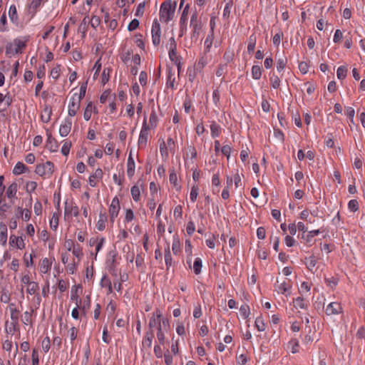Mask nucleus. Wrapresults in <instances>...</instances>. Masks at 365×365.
Here are the masks:
<instances>
[{
    "label": "nucleus",
    "mask_w": 365,
    "mask_h": 365,
    "mask_svg": "<svg viewBox=\"0 0 365 365\" xmlns=\"http://www.w3.org/2000/svg\"><path fill=\"white\" fill-rule=\"evenodd\" d=\"M176 3L172 6L170 0L164 1L160 6V19L163 20L165 23L169 22L174 16Z\"/></svg>",
    "instance_id": "nucleus-1"
},
{
    "label": "nucleus",
    "mask_w": 365,
    "mask_h": 365,
    "mask_svg": "<svg viewBox=\"0 0 365 365\" xmlns=\"http://www.w3.org/2000/svg\"><path fill=\"white\" fill-rule=\"evenodd\" d=\"M26 46V43L20 39H14L13 43H7L6 46V55H14L21 53V49Z\"/></svg>",
    "instance_id": "nucleus-2"
},
{
    "label": "nucleus",
    "mask_w": 365,
    "mask_h": 365,
    "mask_svg": "<svg viewBox=\"0 0 365 365\" xmlns=\"http://www.w3.org/2000/svg\"><path fill=\"white\" fill-rule=\"evenodd\" d=\"M54 170L53 163L51 161H46L43 164H38L36 167L35 173L40 175L43 176L46 174L51 175Z\"/></svg>",
    "instance_id": "nucleus-3"
},
{
    "label": "nucleus",
    "mask_w": 365,
    "mask_h": 365,
    "mask_svg": "<svg viewBox=\"0 0 365 365\" xmlns=\"http://www.w3.org/2000/svg\"><path fill=\"white\" fill-rule=\"evenodd\" d=\"M149 129H150V128L147 124L146 114H145L143 127L140 130L139 138H138L139 147H145L146 146L147 142H148Z\"/></svg>",
    "instance_id": "nucleus-4"
},
{
    "label": "nucleus",
    "mask_w": 365,
    "mask_h": 365,
    "mask_svg": "<svg viewBox=\"0 0 365 365\" xmlns=\"http://www.w3.org/2000/svg\"><path fill=\"white\" fill-rule=\"evenodd\" d=\"M190 26L192 27V36L198 37L200 31L202 29V22L201 20L198 18V15L196 11L192 14Z\"/></svg>",
    "instance_id": "nucleus-5"
},
{
    "label": "nucleus",
    "mask_w": 365,
    "mask_h": 365,
    "mask_svg": "<svg viewBox=\"0 0 365 365\" xmlns=\"http://www.w3.org/2000/svg\"><path fill=\"white\" fill-rule=\"evenodd\" d=\"M152 40L154 46H158L160 43V25L155 20L152 26Z\"/></svg>",
    "instance_id": "nucleus-6"
},
{
    "label": "nucleus",
    "mask_w": 365,
    "mask_h": 365,
    "mask_svg": "<svg viewBox=\"0 0 365 365\" xmlns=\"http://www.w3.org/2000/svg\"><path fill=\"white\" fill-rule=\"evenodd\" d=\"M120 210V202L118 197H115L111 202L109 207L110 220L112 223L114 222L115 217L118 215Z\"/></svg>",
    "instance_id": "nucleus-7"
},
{
    "label": "nucleus",
    "mask_w": 365,
    "mask_h": 365,
    "mask_svg": "<svg viewBox=\"0 0 365 365\" xmlns=\"http://www.w3.org/2000/svg\"><path fill=\"white\" fill-rule=\"evenodd\" d=\"M277 288L279 293L288 295L289 293H287L292 288V285L289 283V280L286 279H281L277 280Z\"/></svg>",
    "instance_id": "nucleus-8"
},
{
    "label": "nucleus",
    "mask_w": 365,
    "mask_h": 365,
    "mask_svg": "<svg viewBox=\"0 0 365 365\" xmlns=\"http://www.w3.org/2000/svg\"><path fill=\"white\" fill-rule=\"evenodd\" d=\"M81 101L77 98V93H75L71 98V101L68 105V115L70 116L76 115L80 108Z\"/></svg>",
    "instance_id": "nucleus-9"
},
{
    "label": "nucleus",
    "mask_w": 365,
    "mask_h": 365,
    "mask_svg": "<svg viewBox=\"0 0 365 365\" xmlns=\"http://www.w3.org/2000/svg\"><path fill=\"white\" fill-rule=\"evenodd\" d=\"M188 9H189V5H186L184 8L182 15L180 16V36H182L184 34V32L187 29V25L186 21L187 19V15H188Z\"/></svg>",
    "instance_id": "nucleus-10"
},
{
    "label": "nucleus",
    "mask_w": 365,
    "mask_h": 365,
    "mask_svg": "<svg viewBox=\"0 0 365 365\" xmlns=\"http://www.w3.org/2000/svg\"><path fill=\"white\" fill-rule=\"evenodd\" d=\"M47 141L46 144V148L49 150L51 152H56L58 150V145L57 140L52 137L51 133L47 130Z\"/></svg>",
    "instance_id": "nucleus-11"
},
{
    "label": "nucleus",
    "mask_w": 365,
    "mask_h": 365,
    "mask_svg": "<svg viewBox=\"0 0 365 365\" xmlns=\"http://www.w3.org/2000/svg\"><path fill=\"white\" fill-rule=\"evenodd\" d=\"M170 47L169 50V58L171 61L175 63V61H178L180 60V58L177 56V44L173 37L170 38Z\"/></svg>",
    "instance_id": "nucleus-12"
},
{
    "label": "nucleus",
    "mask_w": 365,
    "mask_h": 365,
    "mask_svg": "<svg viewBox=\"0 0 365 365\" xmlns=\"http://www.w3.org/2000/svg\"><path fill=\"white\" fill-rule=\"evenodd\" d=\"M71 126H72L71 119L69 118H66L65 119L64 123L60 126L59 134L63 137L67 136L71 131Z\"/></svg>",
    "instance_id": "nucleus-13"
},
{
    "label": "nucleus",
    "mask_w": 365,
    "mask_h": 365,
    "mask_svg": "<svg viewBox=\"0 0 365 365\" xmlns=\"http://www.w3.org/2000/svg\"><path fill=\"white\" fill-rule=\"evenodd\" d=\"M342 310L340 304L337 302L330 303L326 309V314L327 315L337 314H339Z\"/></svg>",
    "instance_id": "nucleus-14"
},
{
    "label": "nucleus",
    "mask_w": 365,
    "mask_h": 365,
    "mask_svg": "<svg viewBox=\"0 0 365 365\" xmlns=\"http://www.w3.org/2000/svg\"><path fill=\"white\" fill-rule=\"evenodd\" d=\"M155 313H156L157 318H155V314H153V317L150 319V322H149L150 330H152V329L153 327H157L158 329V327H161V321L160 320V318L161 317L160 312L158 309H157Z\"/></svg>",
    "instance_id": "nucleus-15"
},
{
    "label": "nucleus",
    "mask_w": 365,
    "mask_h": 365,
    "mask_svg": "<svg viewBox=\"0 0 365 365\" xmlns=\"http://www.w3.org/2000/svg\"><path fill=\"white\" fill-rule=\"evenodd\" d=\"M9 244L11 246H16L20 250L24 248L25 246L23 239L21 237H18L14 235H11Z\"/></svg>",
    "instance_id": "nucleus-16"
},
{
    "label": "nucleus",
    "mask_w": 365,
    "mask_h": 365,
    "mask_svg": "<svg viewBox=\"0 0 365 365\" xmlns=\"http://www.w3.org/2000/svg\"><path fill=\"white\" fill-rule=\"evenodd\" d=\"M153 337L154 334L153 330L147 331L142 341L143 346L144 348H150L152 346V341Z\"/></svg>",
    "instance_id": "nucleus-17"
},
{
    "label": "nucleus",
    "mask_w": 365,
    "mask_h": 365,
    "mask_svg": "<svg viewBox=\"0 0 365 365\" xmlns=\"http://www.w3.org/2000/svg\"><path fill=\"white\" fill-rule=\"evenodd\" d=\"M11 306H15L14 303H11L9 305V308L11 312V324H19V310L16 308H11Z\"/></svg>",
    "instance_id": "nucleus-18"
},
{
    "label": "nucleus",
    "mask_w": 365,
    "mask_h": 365,
    "mask_svg": "<svg viewBox=\"0 0 365 365\" xmlns=\"http://www.w3.org/2000/svg\"><path fill=\"white\" fill-rule=\"evenodd\" d=\"M135 173V162L130 153L127 163V174L129 178H132Z\"/></svg>",
    "instance_id": "nucleus-19"
},
{
    "label": "nucleus",
    "mask_w": 365,
    "mask_h": 365,
    "mask_svg": "<svg viewBox=\"0 0 365 365\" xmlns=\"http://www.w3.org/2000/svg\"><path fill=\"white\" fill-rule=\"evenodd\" d=\"M7 242V227L4 222H0V243L5 245Z\"/></svg>",
    "instance_id": "nucleus-20"
},
{
    "label": "nucleus",
    "mask_w": 365,
    "mask_h": 365,
    "mask_svg": "<svg viewBox=\"0 0 365 365\" xmlns=\"http://www.w3.org/2000/svg\"><path fill=\"white\" fill-rule=\"evenodd\" d=\"M18 185L16 182H14L7 187L6 192V197L9 198L14 197L16 195Z\"/></svg>",
    "instance_id": "nucleus-21"
},
{
    "label": "nucleus",
    "mask_w": 365,
    "mask_h": 365,
    "mask_svg": "<svg viewBox=\"0 0 365 365\" xmlns=\"http://www.w3.org/2000/svg\"><path fill=\"white\" fill-rule=\"evenodd\" d=\"M51 108L48 106H46L41 115V120L44 123H48L51 119Z\"/></svg>",
    "instance_id": "nucleus-22"
},
{
    "label": "nucleus",
    "mask_w": 365,
    "mask_h": 365,
    "mask_svg": "<svg viewBox=\"0 0 365 365\" xmlns=\"http://www.w3.org/2000/svg\"><path fill=\"white\" fill-rule=\"evenodd\" d=\"M165 262L167 270L168 271L170 267L173 265V259L169 245H168V247L165 249Z\"/></svg>",
    "instance_id": "nucleus-23"
},
{
    "label": "nucleus",
    "mask_w": 365,
    "mask_h": 365,
    "mask_svg": "<svg viewBox=\"0 0 365 365\" xmlns=\"http://www.w3.org/2000/svg\"><path fill=\"white\" fill-rule=\"evenodd\" d=\"M28 168L21 162H18L14 168L13 173L14 175H20L25 173Z\"/></svg>",
    "instance_id": "nucleus-24"
},
{
    "label": "nucleus",
    "mask_w": 365,
    "mask_h": 365,
    "mask_svg": "<svg viewBox=\"0 0 365 365\" xmlns=\"http://www.w3.org/2000/svg\"><path fill=\"white\" fill-rule=\"evenodd\" d=\"M294 307L297 309H307L308 308V304L304 302V299L303 297H297L296 299H294L293 300Z\"/></svg>",
    "instance_id": "nucleus-25"
},
{
    "label": "nucleus",
    "mask_w": 365,
    "mask_h": 365,
    "mask_svg": "<svg viewBox=\"0 0 365 365\" xmlns=\"http://www.w3.org/2000/svg\"><path fill=\"white\" fill-rule=\"evenodd\" d=\"M107 220V215L106 213H101L99 215V220L96 223V228L99 231H102L105 229V222Z\"/></svg>",
    "instance_id": "nucleus-26"
},
{
    "label": "nucleus",
    "mask_w": 365,
    "mask_h": 365,
    "mask_svg": "<svg viewBox=\"0 0 365 365\" xmlns=\"http://www.w3.org/2000/svg\"><path fill=\"white\" fill-rule=\"evenodd\" d=\"M10 208V205H8L4 197L0 198V216L3 218L6 217V212Z\"/></svg>",
    "instance_id": "nucleus-27"
},
{
    "label": "nucleus",
    "mask_w": 365,
    "mask_h": 365,
    "mask_svg": "<svg viewBox=\"0 0 365 365\" xmlns=\"http://www.w3.org/2000/svg\"><path fill=\"white\" fill-rule=\"evenodd\" d=\"M51 263L49 262L48 258H44L40 264V271L42 273H47L51 269Z\"/></svg>",
    "instance_id": "nucleus-28"
},
{
    "label": "nucleus",
    "mask_w": 365,
    "mask_h": 365,
    "mask_svg": "<svg viewBox=\"0 0 365 365\" xmlns=\"http://www.w3.org/2000/svg\"><path fill=\"white\" fill-rule=\"evenodd\" d=\"M210 130L211 135L213 138L219 136L221 132L220 126L215 122H212V124L210 125Z\"/></svg>",
    "instance_id": "nucleus-29"
},
{
    "label": "nucleus",
    "mask_w": 365,
    "mask_h": 365,
    "mask_svg": "<svg viewBox=\"0 0 365 365\" xmlns=\"http://www.w3.org/2000/svg\"><path fill=\"white\" fill-rule=\"evenodd\" d=\"M252 76L254 79L258 80L262 76V68L259 66H253L252 68Z\"/></svg>",
    "instance_id": "nucleus-30"
},
{
    "label": "nucleus",
    "mask_w": 365,
    "mask_h": 365,
    "mask_svg": "<svg viewBox=\"0 0 365 365\" xmlns=\"http://www.w3.org/2000/svg\"><path fill=\"white\" fill-rule=\"evenodd\" d=\"M130 192H131L133 199L135 202H138L140 200V191L139 187L138 185H133L131 187Z\"/></svg>",
    "instance_id": "nucleus-31"
},
{
    "label": "nucleus",
    "mask_w": 365,
    "mask_h": 365,
    "mask_svg": "<svg viewBox=\"0 0 365 365\" xmlns=\"http://www.w3.org/2000/svg\"><path fill=\"white\" fill-rule=\"evenodd\" d=\"M347 68L345 66H341L336 71V76L339 80L344 79L346 77Z\"/></svg>",
    "instance_id": "nucleus-32"
},
{
    "label": "nucleus",
    "mask_w": 365,
    "mask_h": 365,
    "mask_svg": "<svg viewBox=\"0 0 365 365\" xmlns=\"http://www.w3.org/2000/svg\"><path fill=\"white\" fill-rule=\"evenodd\" d=\"M207 64V59L205 56H202L197 63L195 65V69L197 70V72H201Z\"/></svg>",
    "instance_id": "nucleus-33"
},
{
    "label": "nucleus",
    "mask_w": 365,
    "mask_h": 365,
    "mask_svg": "<svg viewBox=\"0 0 365 365\" xmlns=\"http://www.w3.org/2000/svg\"><path fill=\"white\" fill-rule=\"evenodd\" d=\"M202 267V262L201 259L199 257H197L195 259V262L193 264V269H194V272L195 274H199L201 272Z\"/></svg>",
    "instance_id": "nucleus-34"
},
{
    "label": "nucleus",
    "mask_w": 365,
    "mask_h": 365,
    "mask_svg": "<svg viewBox=\"0 0 365 365\" xmlns=\"http://www.w3.org/2000/svg\"><path fill=\"white\" fill-rule=\"evenodd\" d=\"M68 202H65V214H73L74 217H77L79 214V210L77 206H72L70 209L67 207Z\"/></svg>",
    "instance_id": "nucleus-35"
},
{
    "label": "nucleus",
    "mask_w": 365,
    "mask_h": 365,
    "mask_svg": "<svg viewBox=\"0 0 365 365\" xmlns=\"http://www.w3.org/2000/svg\"><path fill=\"white\" fill-rule=\"evenodd\" d=\"M9 16L12 22H15L18 19L16 8L15 5H11L9 8Z\"/></svg>",
    "instance_id": "nucleus-36"
},
{
    "label": "nucleus",
    "mask_w": 365,
    "mask_h": 365,
    "mask_svg": "<svg viewBox=\"0 0 365 365\" xmlns=\"http://www.w3.org/2000/svg\"><path fill=\"white\" fill-rule=\"evenodd\" d=\"M256 45V36L251 35L249 38V43L247 46V51L251 53L254 51Z\"/></svg>",
    "instance_id": "nucleus-37"
},
{
    "label": "nucleus",
    "mask_w": 365,
    "mask_h": 365,
    "mask_svg": "<svg viewBox=\"0 0 365 365\" xmlns=\"http://www.w3.org/2000/svg\"><path fill=\"white\" fill-rule=\"evenodd\" d=\"M79 287H81V285L76 287L75 291L73 290V288L71 289V299L76 302L77 307H79L81 303V299H79L77 294V291Z\"/></svg>",
    "instance_id": "nucleus-38"
},
{
    "label": "nucleus",
    "mask_w": 365,
    "mask_h": 365,
    "mask_svg": "<svg viewBox=\"0 0 365 365\" xmlns=\"http://www.w3.org/2000/svg\"><path fill=\"white\" fill-rule=\"evenodd\" d=\"M319 233V230L309 231L307 235L304 234V238H303V239L306 240L307 243L309 244V246H311L310 242H311L312 238L314 236L317 235Z\"/></svg>",
    "instance_id": "nucleus-39"
},
{
    "label": "nucleus",
    "mask_w": 365,
    "mask_h": 365,
    "mask_svg": "<svg viewBox=\"0 0 365 365\" xmlns=\"http://www.w3.org/2000/svg\"><path fill=\"white\" fill-rule=\"evenodd\" d=\"M169 180L170 183L173 184L174 186L176 187L177 190L180 189L181 187L177 183L178 177L174 170H171L170 173Z\"/></svg>",
    "instance_id": "nucleus-40"
},
{
    "label": "nucleus",
    "mask_w": 365,
    "mask_h": 365,
    "mask_svg": "<svg viewBox=\"0 0 365 365\" xmlns=\"http://www.w3.org/2000/svg\"><path fill=\"white\" fill-rule=\"evenodd\" d=\"M92 113V102H89L84 110L83 118L86 120H89Z\"/></svg>",
    "instance_id": "nucleus-41"
},
{
    "label": "nucleus",
    "mask_w": 365,
    "mask_h": 365,
    "mask_svg": "<svg viewBox=\"0 0 365 365\" xmlns=\"http://www.w3.org/2000/svg\"><path fill=\"white\" fill-rule=\"evenodd\" d=\"M87 85H88V81H86L85 83H82V85L81 86V88H80V93L78 95L77 94V98L81 101L86 96Z\"/></svg>",
    "instance_id": "nucleus-42"
},
{
    "label": "nucleus",
    "mask_w": 365,
    "mask_h": 365,
    "mask_svg": "<svg viewBox=\"0 0 365 365\" xmlns=\"http://www.w3.org/2000/svg\"><path fill=\"white\" fill-rule=\"evenodd\" d=\"M58 226V215L56 213H53L52 219L50 222V227L52 230H56Z\"/></svg>",
    "instance_id": "nucleus-43"
},
{
    "label": "nucleus",
    "mask_w": 365,
    "mask_h": 365,
    "mask_svg": "<svg viewBox=\"0 0 365 365\" xmlns=\"http://www.w3.org/2000/svg\"><path fill=\"white\" fill-rule=\"evenodd\" d=\"M172 250L175 255H178L180 252V242L178 238L174 239L172 245Z\"/></svg>",
    "instance_id": "nucleus-44"
},
{
    "label": "nucleus",
    "mask_w": 365,
    "mask_h": 365,
    "mask_svg": "<svg viewBox=\"0 0 365 365\" xmlns=\"http://www.w3.org/2000/svg\"><path fill=\"white\" fill-rule=\"evenodd\" d=\"M38 289V284L37 282H31L28 285L27 292L30 294H34Z\"/></svg>",
    "instance_id": "nucleus-45"
},
{
    "label": "nucleus",
    "mask_w": 365,
    "mask_h": 365,
    "mask_svg": "<svg viewBox=\"0 0 365 365\" xmlns=\"http://www.w3.org/2000/svg\"><path fill=\"white\" fill-rule=\"evenodd\" d=\"M110 71L111 69L110 68H105L103 69L102 73V83L103 84H106L109 81Z\"/></svg>",
    "instance_id": "nucleus-46"
},
{
    "label": "nucleus",
    "mask_w": 365,
    "mask_h": 365,
    "mask_svg": "<svg viewBox=\"0 0 365 365\" xmlns=\"http://www.w3.org/2000/svg\"><path fill=\"white\" fill-rule=\"evenodd\" d=\"M198 186L197 185H192L190 191V200L192 202H195L197 197L198 195Z\"/></svg>",
    "instance_id": "nucleus-47"
},
{
    "label": "nucleus",
    "mask_w": 365,
    "mask_h": 365,
    "mask_svg": "<svg viewBox=\"0 0 365 365\" xmlns=\"http://www.w3.org/2000/svg\"><path fill=\"white\" fill-rule=\"evenodd\" d=\"M255 326L259 331L265 330V324L264 323L262 317H257L255 320Z\"/></svg>",
    "instance_id": "nucleus-48"
},
{
    "label": "nucleus",
    "mask_w": 365,
    "mask_h": 365,
    "mask_svg": "<svg viewBox=\"0 0 365 365\" xmlns=\"http://www.w3.org/2000/svg\"><path fill=\"white\" fill-rule=\"evenodd\" d=\"M307 260L309 259V261L307 262V267L310 270L312 271L313 268L316 266L317 264V259H315L314 256H311L309 258H305Z\"/></svg>",
    "instance_id": "nucleus-49"
},
{
    "label": "nucleus",
    "mask_w": 365,
    "mask_h": 365,
    "mask_svg": "<svg viewBox=\"0 0 365 365\" xmlns=\"http://www.w3.org/2000/svg\"><path fill=\"white\" fill-rule=\"evenodd\" d=\"M240 312L241 315L245 318L247 319L250 315V307L247 304L242 305L240 309Z\"/></svg>",
    "instance_id": "nucleus-50"
},
{
    "label": "nucleus",
    "mask_w": 365,
    "mask_h": 365,
    "mask_svg": "<svg viewBox=\"0 0 365 365\" xmlns=\"http://www.w3.org/2000/svg\"><path fill=\"white\" fill-rule=\"evenodd\" d=\"M349 209L352 212H356L359 210V202L356 200H351L348 203Z\"/></svg>",
    "instance_id": "nucleus-51"
},
{
    "label": "nucleus",
    "mask_w": 365,
    "mask_h": 365,
    "mask_svg": "<svg viewBox=\"0 0 365 365\" xmlns=\"http://www.w3.org/2000/svg\"><path fill=\"white\" fill-rule=\"evenodd\" d=\"M287 58H279L277 62V70L280 72L282 71L285 66H286V63H287Z\"/></svg>",
    "instance_id": "nucleus-52"
},
{
    "label": "nucleus",
    "mask_w": 365,
    "mask_h": 365,
    "mask_svg": "<svg viewBox=\"0 0 365 365\" xmlns=\"http://www.w3.org/2000/svg\"><path fill=\"white\" fill-rule=\"evenodd\" d=\"M71 147V141H66L61 148V153L63 155H68L70 151V148Z\"/></svg>",
    "instance_id": "nucleus-53"
},
{
    "label": "nucleus",
    "mask_w": 365,
    "mask_h": 365,
    "mask_svg": "<svg viewBox=\"0 0 365 365\" xmlns=\"http://www.w3.org/2000/svg\"><path fill=\"white\" fill-rule=\"evenodd\" d=\"M37 187V183L34 181H30L26 183V192L29 193H31V192H34Z\"/></svg>",
    "instance_id": "nucleus-54"
},
{
    "label": "nucleus",
    "mask_w": 365,
    "mask_h": 365,
    "mask_svg": "<svg viewBox=\"0 0 365 365\" xmlns=\"http://www.w3.org/2000/svg\"><path fill=\"white\" fill-rule=\"evenodd\" d=\"M270 81H271L272 86L274 88H278L279 87L280 80H279V78L277 76L273 75L270 78Z\"/></svg>",
    "instance_id": "nucleus-55"
},
{
    "label": "nucleus",
    "mask_w": 365,
    "mask_h": 365,
    "mask_svg": "<svg viewBox=\"0 0 365 365\" xmlns=\"http://www.w3.org/2000/svg\"><path fill=\"white\" fill-rule=\"evenodd\" d=\"M72 252L79 259L83 256L82 248H81V247L79 245H78L77 247L75 246L73 248Z\"/></svg>",
    "instance_id": "nucleus-56"
},
{
    "label": "nucleus",
    "mask_w": 365,
    "mask_h": 365,
    "mask_svg": "<svg viewBox=\"0 0 365 365\" xmlns=\"http://www.w3.org/2000/svg\"><path fill=\"white\" fill-rule=\"evenodd\" d=\"M139 26V21L136 19L132 20L128 26V30L130 31L135 30Z\"/></svg>",
    "instance_id": "nucleus-57"
},
{
    "label": "nucleus",
    "mask_w": 365,
    "mask_h": 365,
    "mask_svg": "<svg viewBox=\"0 0 365 365\" xmlns=\"http://www.w3.org/2000/svg\"><path fill=\"white\" fill-rule=\"evenodd\" d=\"M157 338L160 344H164L165 334L162 330V327H158V332H157Z\"/></svg>",
    "instance_id": "nucleus-58"
},
{
    "label": "nucleus",
    "mask_w": 365,
    "mask_h": 365,
    "mask_svg": "<svg viewBox=\"0 0 365 365\" xmlns=\"http://www.w3.org/2000/svg\"><path fill=\"white\" fill-rule=\"evenodd\" d=\"M51 342L49 337L46 336L43 339L42 341V348L45 352L48 351L50 346H51Z\"/></svg>",
    "instance_id": "nucleus-59"
},
{
    "label": "nucleus",
    "mask_w": 365,
    "mask_h": 365,
    "mask_svg": "<svg viewBox=\"0 0 365 365\" xmlns=\"http://www.w3.org/2000/svg\"><path fill=\"white\" fill-rule=\"evenodd\" d=\"M299 69L303 73L305 74L309 71V65L307 62L302 61L299 63Z\"/></svg>",
    "instance_id": "nucleus-60"
},
{
    "label": "nucleus",
    "mask_w": 365,
    "mask_h": 365,
    "mask_svg": "<svg viewBox=\"0 0 365 365\" xmlns=\"http://www.w3.org/2000/svg\"><path fill=\"white\" fill-rule=\"evenodd\" d=\"M148 75L145 71H141L139 76V81L143 86L147 84Z\"/></svg>",
    "instance_id": "nucleus-61"
},
{
    "label": "nucleus",
    "mask_w": 365,
    "mask_h": 365,
    "mask_svg": "<svg viewBox=\"0 0 365 365\" xmlns=\"http://www.w3.org/2000/svg\"><path fill=\"white\" fill-rule=\"evenodd\" d=\"M158 117L155 110H153L150 115V123L152 127H155L157 125Z\"/></svg>",
    "instance_id": "nucleus-62"
},
{
    "label": "nucleus",
    "mask_w": 365,
    "mask_h": 365,
    "mask_svg": "<svg viewBox=\"0 0 365 365\" xmlns=\"http://www.w3.org/2000/svg\"><path fill=\"white\" fill-rule=\"evenodd\" d=\"M145 5V2L140 3L138 4L136 11H135V16H142L143 15Z\"/></svg>",
    "instance_id": "nucleus-63"
},
{
    "label": "nucleus",
    "mask_w": 365,
    "mask_h": 365,
    "mask_svg": "<svg viewBox=\"0 0 365 365\" xmlns=\"http://www.w3.org/2000/svg\"><path fill=\"white\" fill-rule=\"evenodd\" d=\"M60 66H57L52 68L51 71V76L54 78L57 79L59 77L60 75Z\"/></svg>",
    "instance_id": "nucleus-64"
}]
</instances>
